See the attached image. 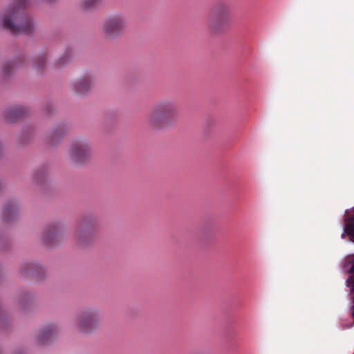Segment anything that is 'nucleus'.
<instances>
[{
    "label": "nucleus",
    "mask_w": 354,
    "mask_h": 354,
    "mask_svg": "<svg viewBox=\"0 0 354 354\" xmlns=\"http://www.w3.org/2000/svg\"><path fill=\"white\" fill-rule=\"evenodd\" d=\"M353 313V317H354V306H353V313Z\"/></svg>",
    "instance_id": "21"
},
{
    "label": "nucleus",
    "mask_w": 354,
    "mask_h": 354,
    "mask_svg": "<svg viewBox=\"0 0 354 354\" xmlns=\"http://www.w3.org/2000/svg\"><path fill=\"white\" fill-rule=\"evenodd\" d=\"M101 315L97 309H86L81 312L75 319V326L82 333H88L96 329L100 323Z\"/></svg>",
    "instance_id": "3"
},
{
    "label": "nucleus",
    "mask_w": 354,
    "mask_h": 354,
    "mask_svg": "<svg viewBox=\"0 0 354 354\" xmlns=\"http://www.w3.org/2000/svg\"><path fill=\"white\" fill-rule=\"evenodd\" d=\"M91 155V148L87 140H77L71 145L68 149V156L71 161L76 164L86 162Z\"/></svg>",
    "instance_id": "5"
},
{
    "label": "nucleus",
    "mask_w": 354,
    "mask_h": 354,
    "mask_svg": "<svg viewBox=\"0 0 354 354\" xmlns=\"http://www.w3.org/2000/svg\"><path fill=\"white\" fill-rule=\"evenodd\" d=\"M62 59H63V58H61L59 59L60 65H64L66 62V60L62 61Z\"/></svg>",
    "instance_id": "19"
},
{
    "label": "nucleus",
    "mask_w": 354,
    "mask_h": 354,
    "mask_svg": "<svg viewBox=\"0 0 354 354\" xmlns=\"http://www.w3.org/2000/svg\"><path fill=\"white\" fill-rule=\"evenodd\" d=\"M178 106L173 101H162L152 109L147 124L153 129H162L172 125L178 115Z\"/></svg>",
    "instance_id": "2"
},
{
    "label": "nucleus",
    "mask_w": 354,
    "mask_h": 354,
    "mask_svg": "<svg viewBox=\"0 0 354 354\" xmlns=\"http://www.w3.org/2000/svg\"><path fill=\"white\" fill-rule=\"evenodd\" d=\"M346 232L349 236H351L353 241H354V222L347 225Z\"/></svg>",
    "instance_id": "16"
},
{
    "label": "nucleus",
    "mask_w": 354,
    "mask_h": 354,
    "mask_svg": "<svg viewBox=\"0 0 354 354\" xmlns=\"http://www.w3.org/2000/svg\"><path fill=\"white\" fill-rule=\"evenodd\" d=\"M92 85V80L89 76L84 77L78 80L74 84V90L78 94L86 93Z\"/></svg>",
    "instance_id": "11"
},
{
    "label": "nucleus",
    "mask_w": 354,
    "mask_h": 354,
    "mask_svg": "<svg viewBox=\"0 0 354 354\" xmlns=\"http://www.w3.org/2000/svg\"><path fill=\"white\" fill-rule=\"evenodd\" d=\"M27 110L25 107L19 105H15L8 108L5 111V118L8 122H14L17 118H19L25 113Z\"/></svg>",
    "instance_id": "9"
},
{
    "label": "nucleus",
    "mask_w": 354,
    "mask_h": 354,
    "mask_svg": "<svg viewBox=\"0 0 354 354\" xmlns=\"http://www.w3.org/2000/svg\"><path fill=\"white\" fill-rule=\"evenodd\" d=\"M22 272L26 274H30L32 277L37 278L40 274L43 273V270L41 268L35 265L33 263H28L25 265L22 268Z\"/></svg>",
    "instance_id": "13"
},
{
    "label": "nucleus",
    "mask_w": 354,
    "mask_h": 354,
    "mask_svg": "<svg viewBox=\"0 0 354 354\" xmlns=\"http://www.w3.org/2000/svg\"><path fill=\"white\" fill-rule=\"evenodd\" d=\"M46 62V57L44 55H41L37 58V62L35 64V68L37 70H41L44 68Z\"/></svg>",
    "instance_id": "15"
},
{
    "label": "nucleus",
    "mask_w": 354,
    "mask_h": 354,
    "mask_svg": "<svg viewBox=\"0 0 354 354\" xmlns=\"http://www.w3.org/2000/svg\"><path fill=\"white\" fill-rule=\"evenodd\" d=\"M2 187H2V185H1V183H0V192H1V189H2Z\"/></svg>",
    "instance_id": "20"
},
{
    "label": "nucleus",
    "mask_w": 354,
    "mask_h": 354,
    "mask_svg": "<svg viewBox=\"0 0 354 354\" xmlns=\"http://www.w3.org/2000/svg\"><path fill=\"white\" fill-rule=\"evenodd\" d=\"M56 333L57 329L55 326H45L39 333V342L42 344H48L55 338Z\"/></svg>",
    "instance_id": "10"
},
{
    "label": "nucleus",
    "mask_w": 354,
    "mask_h": 354,
    "mask_svg": "<svg viewBox=\"0 0 354 354\" xmlns=\"http://www.w3.org/2000/svg\"><path fill=\"white\" fill-rule=\"evenodd\" d=\"M64 236L62 226L54 225L50 226L43 234L42 240L48 247H53L59 243Z\"/></svg>",
    "instance_id": "7"
},
{
    "label": "nucleus",
    "mask_w": 354,
    "mask_h": 354,
    "mask_svg": "<svg viewBox=\"0 0 354 354\" xmlns=\"http://www.w3.org/2000/svg\"><path fill=\"white\" fill-rule=\"evenodd\" d=\"M125 27V20L121 16H113L104 20L102 31L104 37L113 39L118 37Z\"/></svg>",
    "instance_id": "6"
},
{
    "label": "nucleus",
    "mask_w": 354,
    "mask_h": 354,
    "mask_svg": "<svg viewBox=\"0 0 354 354\" xmlns=\"http://www.w3.org/2000/svg\"><path fill=\"white\" fill-rule=\"evenodd\" d=\"M27 0H15L3 16V26L13 35L30 33L34 29L32 19L24 12Z\"/></svg>",
    "instance_id": "1"
},
{
    "label": "nucleus",
    "mask_w": 354,
    "mask_h": 354,
    "mask_svg": "<svg viewBox=\"0 0 354 354\" xmlns=\"http://www.w3.org/2000/svg\"><path fill=\"white\" fill-rule=\"evenodd\" d=\"M17 209L15 203H6L3 210V219L10 222L17 216Z\"/></svg>",
    "instance_id": "12"
},
{
    "label": "nucleus",
    "mask_w": 354,
    "mask_h": 354,
    "mask_svg": "<svg viewBox=\"0 0 354 354\" xmlns=\"http://www.w3.org/2000/svg\"><path fill=\"white\" fill-rule=\"evenodd\" d=\"M96 1L97 0H85L84 6L85 8H89L92 7Z\"/></svg>",
    "instance_id": "18"
},
{
    "label": "nucleus",
    "mask_w": 354,
    "mask_h": 354,
    "mask_svg": "<svg viewBox=\"0 0 354 354\" xmlns=\"http://www.w3.org/2000/svg\"><path fill=\"white\" fill-rule=\"evenodd\" d=\"M15 64L12 63V62H7L4 65H3V73L6 74V75H8L10 73V70L8 68H11L12 67H15Z\"/></svg>",
    "instance_id": "17"
},
{
    "label": "nucleus",
    "mask_w": 354,
    "mask_h": 354,
    "mask_svg": "<svg viewBox=\"0 0 354 354\" xmlns=\"http://www.w3.org/2000/svg\"><path fill=\"white\" fill-rule=\"evenodd\" d=\"M66 131L63 127L57 128L52 133L51 140L53 142L55 140L61 138L64 133Z\"/></svg>",
    "instance_id": "14"
},
{
    "label": "nucleus",
    "mask_w": 354,
    "mask_h": 354,
    "mask_svg": "<svg viewBox=\"0 0 354 354\" xmlns=\"http://www.w3.org/2000/svg\"><path fill=\"white\" fill-rule=\"evenodd\" d=\"M227 21V8L223 3L215 6L211 10L209 17V28L214 33L223 32Z\"/></svg>",
    "instance_id": "4"
},
{
    "label": "nucleus",
    "mask_w": 354,
    "mask_h": 354,
    "mask_svg": "<svg viewBox=\"0 0 354 354\" xmlns=\"http://www.w3.org/2000/svg\"><path fill=\"white\" fill-rule=\"evenodd\" d=\"M75 239H77L78 243L81 246H84V245L91 241L92 239V233L91 230L82 224L80 225L77 232H75Z\"/></svg>",
    "instance_id": "8"
}]
</instances>
